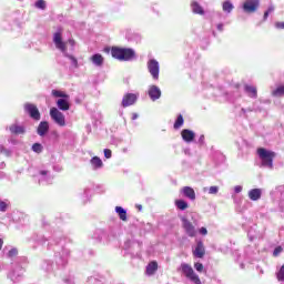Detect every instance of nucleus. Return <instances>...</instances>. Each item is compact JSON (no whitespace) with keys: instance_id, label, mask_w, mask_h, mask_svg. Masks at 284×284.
Instances as JSON below:
<instances>
[{"instance_id":"nucleus-41","label":"nucleus","mask_w":284,"mask_h":284,"mask_svg":"<svg viewBox=\"0 0 284 284\" xmlns=\"http://www.w3.org/2000/svg\"><path fill=\"white\" fill-rule=\"evenodd\" d=\"M200 234H202V236H206V234H207V229L201 227V229H200Z\"/></svg>"},{"instance_id":"nucleus-2","label":"nucleus","mask_w":284,"mask_h":284,"mask_svg":"<svg viewBox=\"0 0 284 284\" xmlns=\"http://www.w3.org/2000/svg\"><path fill=\"white\" fill-rule=\"evenodd\" d=\"M53 43L55 44V48L64 54V57H68V59H70L72 65H74V68H77L79 62L77 61V58L68 54V49L65 47V42H63V38L61 37L60 32L54 33Z\"/></svg>"},{"instance_id":"nucleus-30","label":"nucleus","mask_w":284,"mask_h":284,"mask_svg":"<svg viewBox=\"0 0 284 284\" xmlns=\"http://www.w3.org/2000/svg\"><path fill=\"white\" fill-rule=\"evenodd\" d=\"M181 125H183V115H179L175 123H174V128L175 130H179V128H181Z\"/></svg>"},{"instance_id":"nucleus-23","label":"nucleus","mask_w":284,"mask_h":284,"mask_svg":"<svg viewBox=\"0 0 284 284\" xmlns=\"http://www.w3.org/2000/svg\"><path fill=\"white\" fill-rule=\"evenodd\" d=\"M245 92L251 97L252 99H256V88L252 85H245Z\"/></svg>"},{"instance_id":"nucleus-24","label":"nucleus","mask_w":284,"mask_h":284,"mask_svg":"<svg viewBox=\"0 0 284 284\" xmlns=\"http://www.w3.org/2000/svg\"><path fill=\"white\" fill-rule=\"evenodd\" d=\"M222 8H223V12L230 13V12H232L234 10V4H232V2H230L227 0V1L223 2Z\"/></svg>"},{"instance_id":"nucleus-53","label":"nucleus","mask_w":284,"mask_h":284,"mask_svg":"<svg viewBox=\"0 0 284 284\" xmlns=\"http://www.w3.org/2000/svg\"><path fill=\"white\" fill-rule=\"evenodd\" d=\"M138 116H139V115H136V114H133V120H134V119H138Z\"/></svg>"},{"instance_id":"nucleus-7","label":"nucleus","mask_w":284,"mask_h":284,"mask_svg":"<svg viewBox=\"0 0 284 284\" xmlns=\"http://www.w3.org/2000/svg\"><path fill=\"white\" fill-rule=\"evenodd\" d=\"M148 70L151 77H153L155 81H159V72H160L159 61L151 59L148 62Z\"/></svg>"},{"instance_id":"nucleus-34","label":"nucleus","mask_w":284,"mask_h":284,"mask_svg":"<svg viewBox=\"0 0 284 284\" xmlns=\"http://www.w3.org/2000/svg\"><path fill=\"white\" fill-rule=\"evenodd\" d=\"M272 12H274V7H270L265 12H264V19H267V17H270V14H272Z\"/></svg>"},{"instance_id":"nucleus-4","label":"nucleus","mask_w":284,"mask_h":284,"mask_svg":"<svg viewBox=\"0 0 284 284\" xmlns=\"http://www.w3.org/2000/svg\"><path fill=\"white\" fill-rule=\"evenodd\" d=\"M111 54L113 59H118V61H132L134 58V50L113 47L111 49Z\"/></svg>"},{"instance_id":"nucleus-11","label":"nucleus","mask_w":284,"mask_h":284,"mask_svg":"<svg viewBox=\"0 0 284 284\" xmlns=\"http://www.w3.org/2000/svg\"><path fill=\"white\" fill-rule=\"evenodd\" d=\"M134 103H136V94L129 93V94H125L123 97V100H122L123 108H128L130 105H134Z\"/></svg>"},{"instance_id":"nucleus-39","label":"nucleus","mask_w":284,"mask_h":284,"mask_svg":"<svg viewBox=\"0 0 284 284\" xmlns=\"http://www.w3.org/2000/svg\"><path fill=\"white\" fill-rule=\"evenodd\" d=\"M234 192H235L236 194H240V192H243V186H241V185L235 186V187H234Z\"/></svg>"},{"instance_id":"nucleus-10","label":"nucleus","mask_w":284,"mask_h":284,"mask_svg":"<svg viewBox=\"0 0 284 284\" xmlns=\"http://www.w3.org/2000/svg\"><path fill=\"white\" fill-rule=\"evenodd\" d=\"M258 8V0H246L243 4L244 12H256Z\"/></svg>"},{"instance_id":"nucleus-45","label":"nucleus","mask_w":284,"mask_h":284,"mask_svg":"<svg viewBox=\"0 0 284 284\" xmlns=\"http://www.w3.org/2000/svg\"><path fill=\"white\" fill-rule=\"evenodd\" d=\"M3 152H6V148H3V145H0V153L3 154Z\"/></svg>"},{"instance_id":"nucleus-18","label":"nucleus","mask_w":284,"mask_h":284,"mask_svg":"<svg viewBox=\"0 0 284 284\" xmlns=\"http://www.w3.org/2000/svg\"><path fill=\"white\" fill-rule=\"evenodd\" d=\"M262 194L263 192L261 191V189H252L251 191H248V199L251 201H258Z\"/></svg>"},{"instance_id":"nucleus-52","label":"nucleus","mask_w":284,"mask_h":284,"mask_svg":"<svg viewBox=\"0 0 284 284\" xmlns=\"http://www.w3.org/2000/svg\"><path fill=\"white\" fill-rule=\"evenodd\" d=\"M39 116H40L39 111H37V119H38V120H39Z\"/></svg>"},{"instance_id":"nucleus-14","label":"nucleus","mask_w":284,"mask_h":284,"mask_svg":"<svg viewBox=\"0 0 284 284\" xmlns=\"http://www.w3.org/2000/svg\"><path fill=\"white\" fill-rule=\"evenodd\" d=\"M181 192L183 193L186 199H190V201H195L196 200V192H194V189L190 186H184L182 187Z\"/></svg>"},{"instance_id":"nucleus-13","label":"nucleus","mask_w":284,"mask_h":284,"mask_svg":"<svg viewBox=\"0 0 284 284\" xmlns=\"http://www.w3.org/2000/svg\"><path fill=\"white\" fill-rule=\"evenodd\" d=\"M91 63L95 65V68H103V63H105V59L101 53H95L90 58Z\"/></svg>"},{"instance_id":"nucleus-3","label":"nucleus","mask_w":284,"mask_h":284,"mask_svg":"<svg viewBox=\"0 0 284 284\" xmlns=\"http://www.w3.org/2000/svg\"><path fill=\"white\" fill-rule=\"evenodd\" d=\"M52 95L55 97L57 105L62 112H68L70 110V95L60 90H52Z\"/></svg>"},{"instance_id":"nucleus-8","label":"nucleus","mask_w":284,"mask_h":284,"mask_svg":"<svg viewBox=\"0 0 284 284\" xmlns=\"http://www.w3.org/2000/svg\"><path fill=\"white\" fill-rule=\"evenodd\" d=\"M23 276V267L16 266L10 273L9 278L12 281V283H19Z\"/></svg>"},{"instance_id":"nucleus-46","label":"nucleus","mask_w":284,"mask_h":284,"mask_svg":"<svg viewBox=\"0 0 284 284\" xmlns=\"http://www.w3.org/2000/svg\"><path fill=\"white\" fill-rule=\"evenodd\" d=\"M217 30H220V32H222V30H223V24H217Z\"/></svg>"},{"instance_id":"nucleus-33","label":"nucleus","mask_w":284,"mask_h":284,"mask_svg":"<svg viewBox=\"0 0 284 284\" xmlns=\"http://www.w3.org/2000/svg\"><path fill=\"white\" fill-rule=\"evenodd\" d=\"M45 1L43 0H38L37 1V8H39L40 10H45Z\"/></svg>"},{"instance_id":"nucleus-54","label":"nucleus","mask_w":284,"mask_h":284,"mask_svg":"<svg viewBox=\"0 0 284 284\" xmlns=\"http://www.w3.org/2000/svg\"><path fill=\"white\" fill-rule=\"evenodd\" d=\"M67 283H68V284H74V283H72L71 281H68Z\"/></svg>"},{"instance_id":"nucleus-51","label":"nucleus","mask_w":284,"mask_h":284,"mask_svg":"<svg viewBox=\"0 0 284 284\" xmlns=\"http://www.w3.org/2000/svg\"><path fill=\"white\" fill-rule=\"evenodd\" d=\"M138 210H140V211H141V210H143V206H141V205H138Z\"/></svg>"},{"instance_id":"nucleus-22","label":"nucleus","mask_w":284,"mask_h":284,"mask_svg":"<svg viewBox=\"0 0 284 284\" xmlns=\"http://www.w3.org/2000/svg\"><path fill=\"white\" fill-rule=\"evenodd\" d=\"M115 212L119 214L121 221H128V212H125L123 207L116 206Z\"/></svg>"},{"instance_id":"nucleus-15","label":"nucleus","mask_w":284,"mask_h":284,"mask_svg":"<svg viewBox=\"0 0 284 284\" xmlns=\"http://www.w3.org/2000/svg\"><path fill=\"white\" fill-rule=\"evenodd\" d=\"M182 139L183 141H185L186 143H192V141H194V131H190L187 129L182 130Z\"/></svg>"},{"instance_id":"nucleus-38","label":"nucleus","mask_w":284,"mask_h":284,"mask_svg":"<svg viewBox=\"0 0 284 284\" xmlns=\"http://www.w3.org/2000/svg\"><path fill=\"white\" fill-rule=\"evenodd\" d=\"M281 252H283V248L281 246L276 247L273 252L274 256H278V254H281Z\"/></svg>"},{"instance_id":"nucleus-42","label":"nucleus","mask_w":284,"mask_h":284,"mask_svg":"<svg viewBox=\"0 0 284 284\" xmlns=\"http://www.w3.org/2000/svg\"><path fill=\"white\" fill-rule=\"evenodd\" d=\"M37 152L39 154V152H43V146L41 144H37Z\"/></svg>"},{"instance_id":"nucleus-27","label":"nucleus","mask_w":284,"mask_h":284,"mask_svg":"<svg viewBox=\"0 0 284 284\" xmlns=\"http://www.w3.org/2000/svg\"><path fill=\"white\" fill-rule=\"evenodd\" d=\"M175 205L178 210H187V202L184 200H176Z\"/></svg>"},{"instance_id":"nucleus-26","label":"nucleus","mask_w":284,"mask_h":284,"mask_svg":"<svg viewBox=\"0 0 284 284\" xmlns=\"http://www.w3.org/2000/svg\"><path fill=\"white\" fill-rule=\"evenodd\" d=\"M91 165H93L95 169L103 168V161H101L99 156H94L91 159Z\"/></svg>"},{"instance_id":"nucleus-43","label":"nucleus","mask_w":284,"mask_h":284,"mask_svg":"<svg viewBox=\"0 0 284 284\" xmlns=\"http://www.w3.org/2000/svg\"><path fill=\"white\" fill-rule=\"evenodd\" d=\"M68 43L71 45V50H74V40L70 39Z\"/></svg>"},{"instance_id":"nucleus-35","label":"nucleus","mask_w":284,"mask_h":284,"mask_svg":"<svg viewBox=\"0 0 284 284\" xmlns=\"http://www.w3.org/2000/svg\"><path fill=\"white\" fill-rule=\"evenodd\" d=\"M209 194H219V186H211L209 189Z\"/></svg>"},{"instance_id":"nucleus-12","label":"nucleus","mask_w":284,"mask_h":284,"mask_svg":"<svg viewBox=\"0 0 284 284\" xmlns=\"http://www.w3.org/2000/svg\"><path fill=\"white\" fill-rule=\"evenodd\" d=\"M149 97L151 101H158V99H161V89L156 85H151L149 88Z\"/></svg>"},{"instance_id":"nucleus-9","label":"nucleus","mask_w":284,"mask_h":284,"mask_svg":"<svg viewBox=\"0 0 284 284\" xmlns=\"http://www.w3.org/2000/svg\"><path fill=\"white\" fill-rule=\"evenodd\" d=\"M182 226L187 236L194 237L196 236V229L193 226L192 222H190L187 219H182Z\"/></svg>"},{"instance_id":"nucleus-25","label":"nucleus","mask_w":284,"mask_h":284,"mask_svg":"<svg viewBox=\"0 0 284 284\" xmlns=\"http://www.w3.org/2000/svg\"><path fill=\"white\" fill-rule=\"evenodd\" d=\"M10 132H12V134H23V132H26V129H23V126H19V125H11Z\"/></svg>"},{"instance_id":"nucleus-48","label":"nucleus","mask_w":284,"mask_h":284,"mask_svg":"<svg viewBox=\"0 0 284 284\" xmlns=\"http://www.w3.org/2000/svg\"><path fill=\"white\" fill-rule=\"evenodd\" d=\"M3 247V239H0V250Z\"/></svg>"},{"instance_id":"nucleus-37","label":"nucleus","mask_w":284,"mask_h":284,"mask_svg":"<svg viewBox=\"0 0 284 284\" xmlns=\"http://www.w3.org/2000/svg\"><path fill=\"white\" fill-rule=\"evenodd\" d=\"M194 267H195L196 272H203V264L202 263H199V262L195 263Z\"/></svg>"},{"instance_id":"nucleus-40","label":"nucleus","mask_w":284,"mask_h":284,"mask_svg":"<svg viewBox=\"0 0 284 284\" xmlns=\"http://www.w3.org/2000/svg\"><path fill=\"white\" fill-rule=\"evenodd\" d=\"M40 175L44 178V181H48V171H40Z\"/></svg>"},{"instance_id":"nucleus-21","label":"nucleus","mask_w":284,"mask_h":284,"mask_svg":"<svg viewBox=\"0 0 284 284\" xmlns=\"http://www.w3.org/2000/svg\"><path fill=\"white\" fill-rule=\"evenodd\" d=\"M191 8L194 14H204L203 7L197 2H192Z\"/></svg>"},{"instance_id":"nucleus-50","label":"nucleus","mask_w":284,"mask_h":284,"mask_svg":"<svg viewBox=\"0 0 284 284\" xmlns=\"http://www.w3.org/2000/svg\"><path fill=\"white\" fill-rule=\"evenodd\" d=\"M0 168H6V163L2 162V163L0 164Z\"/></svg>"},{"instance_id":"nucleus-49","label":"nucleus","mask_w":284,"mask_h":284,"mask_svg":"<svg viewBox=\"0 0 284 284\" xmlns=\"http://www.w3.org/2000/svg\"><path fill=\"white\" fill-rule=\"evenodd\" d=\"M204 140H205V136H204V135H201V136H200V142L203 143Z\"/></svg>"},{"instance_id":"nucleus-20","label":"nucleus","mask_w":284,"mask_h":284,"mask_svg":"<svg viewBox=\"0 0 284 284\" xmlns=\"http://www.w3.org/2000/svg\"><path fill=\"white\" fill-rule=\"evenodd\" d=\"M156 270H159V264L156 262H151L146 266V274L148 276H152Z\"/></svg>"},{"instance_id":"nucleus-19","label":"nucleus","mask_w":284,"mask_h":284,"mask_svg":"<svg viewBox=\"0 0 284 284\" xmlns=\"http://www.w3.org/2000/svg\"><path fill=\"white\" fill-rule=\"evenodd\" d=\"M48 130H50V124L48 122H41L38 126V134L40 136H45V134H48Z\"/></svg>"},{"instance_id":"nucleus-6","label":"nucleus","mask_w":284,"mask_h":284,"mask_svg":"<svg viewBox=\"0 0 284 284\" xmlns=\"http://www.w3.org/2000/svg\"><path fill=\"white\" fill-rule=\"evenodd\" d=\"M50 116L60 128H65V115L58 108L50 109Z\"/></svg>"},{"instance_id":"nucleus-31","label":"nucleus","mask_w":284,"mask_h":284,"mask_svg":"<svg viewBox=\"0 0 284 284\" xmlns=\"http://www.w3.org/2000/svg\"><path fill=\"white\" fill-rule=\"evenodd\" d=\"M8 210V202L0 200V212H7Z\"/></svg>"},{"instance_id":"nucleus-16","label":"nucleus","mask_w":284,"mask_h":284,"mask_svg":"<svg viewBox=\"0 0 284 284\" xmlns=\"http://www.w3.org/2000/svg\"><path fill=\"white\" fill-rule=\"evenodd\" d=\"M194 256L197 258H203L205 256V247L203 246V242H199L195 250L193 251Z\"/></svg>"},{"instance_id":"nucleus-36","label":"nucleus","mask_w":284,"mask_h":284,"mask_svg":"<svg viewBox=\"0 0 284 284\" xmlns=\"http://www.w3.org/2000/svg\"><path fill=\"white\" fill-rule=\"evenodd\" d=\"M104 156H105V159H112V151L110 149H105Z\"/></svg>"},{"instance_id":"nucleus-1","label":"nucleus","mask_w":284,"mask_h":284,"mask_svg":"<svg viewBox=\"0 0 284 284\" xmlns=\"http://www.w3.org/2000/svg\"><path fill=\"white\" fill-rule=\"evenodd\" d=\"M257 156L261 160L262 168H267L268 170H274V159H276V153L267 149H257Z\"/></svg>"},{"instance_id":"nucleus-29","label":"nucleus","mask_w":284,"mask_h":284,"mask_svg":"<svg viewBox=\"0 0 284 284\" xmlns=\"http://www.w3.org/2000/svg\"><path fill=\"white\" fill-rule=\"evenodd\" d=\"M277 281L284 282V264L280 267L278 272L276 273Z\"/></svg>"},{"instance_id":"nucleus-28","label":"nucleus","mask_w":284,"mask_h":284,"mask_svg":"<svg viewBox=\"0 0 284 284\" xmlns=\"http://www.w3.org/2000/svg\"><path fill=\"white\" fill-rule=\"evenodd\" d=\"M272 94L273 97H284V85L278 87Z\"/></svg>"},{"instance_id":"nucleus-47","label":"nucleus","mask_w":284,"mask_h":284,"mask_svg":"<svg viewBox=\"0 0 284 284\" xmlns=\"http://www.w3.org/2000/svg\"><path fill=\"white\" fill-rule=\"evenodd\" d=\"M32 150H33V152H37V143L32 144Z\"/></svg>"},{"instance_id":"nucleus-44","label":"nucleus","mask_w":284,"mask_h":284,"mask_svg":"<svg viewBox=\"0 0 284 284\" xmlns=\"http://www.w3.org/2000/svg\"><path fill=\"white\" fill-rule=\"evenodd\" d=\"M276 28H281L282 30H284V22H277Z\"/></svg>"},{"instance_id":"nucleus-5","label":"nucleus","mask_w":284,"mask_h":284,"mask_svg":"<svg viewBox=\"0 0 284 284\" xmlns=\"http://www.w3.org/2000/svg\"><path fill=\"white\" fill-rule=\"evenodd\" d=\"M180 270H182V274H184V276H186V278H190L192 281V283L202 284L201 278H199V275H196V273H194V268H192V266H190L189 264H186V263L181 264Z\"/></svg>"},{"instance_id":"nucleus-17","label":"nucleus","mask_w":284,"mask_h":284,"mask_svg":"<svg viewBox=\"0 0 284 284\" xmlns=\"http://www.w3.org/2000/svg\"><path fill=\"white\" fill-rule=\"evenodd\" d=\"M24 110L27 114H30L31 119H37V106L31 103L24 104Z\"/></svg>"},{"instance_id":"nucleus-32","label":"nucleus","mask_w":284,"mask_h":284,"mask_svg":"<svg viewBox=\"0 0 284 284\" xmlns=\"http://www.w3.org/2000/svg\"><path fill=\"white\" fill-rule=\"evenodd\" d=\"M17 254H19V251H18L17 248H11V250L8 252L9 258H14V256H17Z\"/></svg>"}]
</instances>
